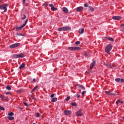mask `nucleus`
I'll return each mask as SVG.
<instances>
[{"mask_svg":"<svg viewBox=\"0 0 124 124\" xmlns=\"http://www.w3.org/2000/svg\"><path fill=\"white\" fill-rule=\"evenodd\" d=\"M0 98H1L2 100H6V101L7 100V99H8V98L4 96V95H1Z\"/></svg>","mask_w":124,"mask_h":124,"instance_id":"obj_11","label":"nucleus"},{"mask_svg":"<svg viewBox=\"0 0 124 124\" xmlns=\"http://www.w3.org/2000/svg\"><path fill=\"white\" fill-rule=\"evenodd\" d=\"M0 110H4V108H3V107L0 106Z\"/></svg>","mask_w":124,"mask_h":124,"instance_id":"obj_43","label":"nucleus"},{"mask_svg":"<svg viewBox=\"0 0 124 124\" xmlns=\"http://www.w3.org/2000/svg\"><path fill=\"white\" fill-rule=\"evenodd\" d=\"M43 5H44L45 6H48V3H45L44 4H43Z\"/></svg>","mask_w":124,"mask_h":124,"instance_id":"obj_44","label":"nucleus"},{"mask_svg":"<svg viewBox=\"0 0 124 124\" xmlns=\"http://www.w3.org/2000/svg\"><path fill=\"white\" fill-rule=\"evenodd\" d=\"M16 93H22V90H17Z\"/></svg>","mask_w":124,"mask_h":124,"instance_id":"obj_37","label":"nucleus"},{"mask_svg":"<svg viewBox=\"0 0 124 124\" xmlns=\"http://www.w3.org/2000/svg\"><path fill=\"white\" fill-rule=\"evenodd\" d=\"M76 115H77L78 117H82V116H83V113L81 111V110H79L76 112Z\"/></svg>","mask_w":124,"mask_h":124,"instance_id":"obj_8","label":"nucleus"},{"mask_svg":"<svg viewBox=\"0 0 124 124\" xmlns=\"http://www.w3.org/2000/svg\"><path fill=\"white\" fill-rule=\"evenodd\" d=\"M6 89L8 90V91H11V87L9 86H7Z\"/></svg>","mask_w":124,"mask_h":124,"instance_id":"obj_30","label":"nucleus"},{"mask_svg":"<svg viewBox=\"0 0 124 124\" xmlns=\"http://www.w3.org/2000/svg\"><path fill=\"white\" fill-rule=\"evenodd\" d=\"M80 43V41H77L75 42V44H76V45H79Z\"/></svg>","mask_w":124,"mask_h":124,"instance_id":"obj_36","label":"nucleus"},{"mask_svg":"<svg viewBox=\"0 0 124 124\" xmlns=\"http://www.w3.org/2000/svg\"><path fill=\"white\" fill-rule=\"evenodd\" d=\"M70 99V96H68L66 98V101H68Z\"/></svg>","mask_w":124,"mask_h":124,"instance_id":"obj_41","label":"nucleus"},{"mask_svg":"<svg viewBox=\"0 0 124 124\" xmlns=\"http://www.w3.org/2000/svg\"><path fill=\"white\" fill-rule=\"evenodd\" d=\"M68 49L69 50H70V51H74V47H72V46H71V47H69L68 48Z\"/></svg>","mask_w":124,"mask_h":124,"instance_id":"obj_29","label":"nucleus"},{"mask_svg":"<svg viewBox=\"0 0 124 124\" xmlns=\"http://www.w3.org/2000/svg\"><path fill=\"white\" fill-rule=\"evenodd\" d=\"M122 26H124V24H123Z\"/></svg>","mask_w":124,"mask_h":124,"instance_id":"obj_53","label":"nucleus"},{"mask_svg":"<svg viewBox=\"0 0 124 124\" xmlns=\"http://www.w3.org/2000/svg\"><path fill=\"white\" fill-rule=\"evenodd\" d=\"M120 103H121V104H122V103H124V101H120Z\"/></svg>","mask_w":124,"mask_h":124,"instance_id":"obj_49","label":"nucleus"},{"mask_svg":"<svg viewBox=\"0 0 124 124\" xmlns=\"http://www.w3.org/2000/svg\"><path fill=\"white\" fill-rule=\"evenodd\" d=\"M74 51H78L80 50L81 48L80 47L76 46V47H74Z\"/></svg>","mask_w":124,"mask_h":124,"instance_id":"obj_22","label":"nucleus"},{"mask_svg":"<svg viewBox=\"0 0 124 124\" xmlns=\"http://www.w3.org/2000/svg\"><path fill=\"white\" fill-rule=\"evenodd\" d=\"M23 3H25V2H26V0H23Z\"/></svg>","mask_w":124,"mask_h":124,"instance_id":"obj_48","label":"nucleus"},{"mask_svg":"<svg viewBox=\"0 0 124 124\" xmlns=\"http://www.w3.org/2000/svg\"><path fill=\"white\" fill-rule=\"evenodd\" d=\"M64 114L66 115H70V114H71V112L70 110H65Z\"/></svg>","mask_w":124,"mask_h":124,"instance_id":"obj_16","label":"nucleus"},{"mask_svg":"<svg viewBox=\"0 0 124 124\" xmlns=\"http://www.w3.org/2000/svg\"><path fill=\"white\" fill-rule=\"evenodd\" d=\"M84 31H85V30L83 28H82L81 30H79V33L82 34V33H84Z\"/></svg>","mask_w":124,"mask_h":124,"instance_id":"obj_21","label":"nucleus"},{"mask_svg":"<svg viewBox=\"0 0 124 124\" xmlns=\"http://www.w3.org/2000/svg\"><path fill=\"white\" fill-rule=\"evenodd\" d=\"M107 66H108V67L109 68H110L111 69H113V68H114V65H113L112 64H108Z\"/></svg>","mask_w":124,"mask_h":124,"instance_id":"obj_18","label":"nucleus"},{"mask_svg":"<svg viewBox=\"0 0 124 124\" xmlns=\"http://www.w3.org/2000/svg\"><path fill=\"white\" fill-rule=\"evenodd\" d=\"M7 119H8L10 121H13V120H14V117L8 116Z\"/></svg>","mask_w":124,"mask_h":124,"instance_id":"obj_19","label":"nucleus"},{"mask_svg":"<svg viewBox=\"0 0 124 124\" xmlns=\"http://www.w3.org/2000/svg\"><path fill=\"white\" fill-rule=\"evenodd\" d=\"M95 65V61H93L92 62V63L91 64L90 66V69H93V67Z\"/></svg>","mask_w":124,"mask_h":124,"instance_id":"obj_12","label":"nucleus"},{"mask_svg":"<svg viewBox=\"0 0 124 124\" xmlns=\"http://www.w3.org/2000/svg\"><path fill=\"white\" fill-rule=\"evenodd\" d=\"M58 100V98H53L51 99L52 102H56Z\"/></svg>","mask_w":124,"mask_h":124,"instance_id":"obj_27","label":"nucleus"},{"mask_svg":"<svg viewBox=\"0 0 124 124\" xmlns=\"http://www.w3.org/2000/svg\"><path fill=\"white\" fill-rule=\"evenodd\" d=\"M24 67H26V64L24 63H22L19 67V69H23V68H24Z\"/></svg>","mask_w":124,"mask_h":124,"instance_id":"obj_15","label":"nucleus"},{"mask_svg":"<svg viewBox=\"0 0 124 124\" xmlns=\"http://www.w3.org/2000/svg\"><path fill=\"white\" fill-rule=\"evenodd\" d=\"M49 7H51V10L52 11H57L58 10V9L54 6V5L53 4H50L49 5Z\"/></svg>","mask_w":124,"mask_h":124,"instance_id":"obj_6","label":"nucleus"},{"mask_svg":"<svg viewBox=\"0 0 124 124\" xmlns=\"http://www.w3.org/2000/svg\"><path fill=\"white\" fill-rule=\"evenodd\" d=\"M37 88H38V86H35L31 91V93H33L35 90H36V89H37Z\"/></svg>","mask_w":124,"mask_h":124,"instance_id":"obj_28","label":"nucleus"},{"mask_svg":"<svg viewBox=\"0 0 124 124\" xmlns=\"http://www.w3.org/2000/svg\"><path fill=\"white\" fill-rule=\"evenodd\" d=\"M84 56L85 58H89V53H85Z\"/></svg>","mask_w":124,"mask_h":124,"instance_id":"obj_34","label":"nucleus"},{"mask_svg":"<svg viewBox=\"0 0 124 124\" xmlns=\"http://www.w3.org/2000/svg\"><path fill=\"white\" fill-rule=\"evenodd\" d=\"M115 81L116 82H118L119 83H124V78H117L115 79Z\"/></svg>","mask_w":124,"mask_h":124,"instance_id":"obj_7","label":"nucleus"},{"mask_svg":"<svg viewBox=\"0 0 124 124\" xmlns=\"http://www.w3.org/2000/svg\"><path fill=\"white\" fill-rule=\"evenodd\" d=\"M35 116L36 117H37V118H40V117H41V114H40V113L38 112H36L35 114Z\"/></svg>","mask_w":124,"mask_h":124,"instance_id":"obj_24","label":"nucleus"},{"mask_svg":"<svg viewBox=\"0 0 124 124\" xmlns=\"http://www.w3.org/2000/svg\"><path fill=\"white\" fill-rule=\"evenodd\" d=\"M87 93V92H86V91H83V92L81 93L82 95H84V94H85V93Z\"/></svg>","mask_w":124,"mask_h":124,"instance_id":"obj_42","label":"nucleus"},{"mask_svg":"<svg viewBox=\"0 0 124 124\" xmlns=\"http://www.w3.org/2000/svg\"><path fill=\"white\" fill-rule=\"evenodd\" d=\"M71 28L69 26L60 27L58 29V31H70Z\"/></svg>","mask_w":124,"mask_h":124,"instance_id":"obj_2","label":"nucleus"},{"mask_svg":"<svg viewBox=\"0 0 124 124\" xmlns=\"http://www.w3.org/2000/svg\"><path fill=\"white\" fill-rule=\"evenodd\" d=\"M20 45H21L20 43H16V44H14L10 45L9 47L11 49H14V48H17V47H19V46H20Z\"/></svg>","mask_w":124,"mask_h":124,"instance_id":"obj_5","label":"nucleus"},{"mask_svg":"<svg viewBox=\"0 0 124 124\" xmlns=\"http://www.w3.org/2000/svg\"><path fill=\"white\" fill-rule=\"evenodd\" d=\"M76 96H77V97H78V98H80V94H79V93H77L76 94Z\"/></svg>","mask_w":124,"mask_h":124,"instance_id":"obj_40","label":"nucleus"},{"mask_svg":"<svg viewBox=\"0 0 124 124\" xmlns=\"http://www.w3.org/2000/svg\"><path fill=\"white\" fill-rule=\"evenodd\" d=\"M8 116H14V113L13 112H10L8 113Z\"/></svg>","mask_w":124,"mask_h":124,"instance_id":"obj_31","label":"nucleus"},{"mask_svg":"<svg viewBox=\"0 0 124 124\" xmlns=\"http://www.w3.org/2000/svg\"><path fill=\"white\" fill-rule=\"evenodd\" d=\"M55 96V94H52L50 95V97L51 98H53V97H54V96Z\"/></svg>","mask_w":124,"mask_h":124,"instance_id":"obj_45","label":"nucleus"},{"mask_svg":"<svg viewBox=\"0 0 124 124\" xmlns=\"http://www.w3.org/2000/svg\"><path fill=\"white\" fill-rule=\"evenodd\" d=\"M23 103L25 106H27V107L29 106V104L27 103L26 102H24Z\"/></svg>","mask_w":124,"mask_h":124,"instance_id":"obj_39","label":"nucleus"},{"mask_svg":"<svg viewBox=\"0 0 124 124\" xmlns=\"http://www.w3.org/2000/svg\"><path fill=\"white\" fill-rule=\"evenodd\" d=\"M82 10H83V7L82 6H79L77 8V11L78 12H81Z\"/></svg>","mask_w":124,"mask_h":124,"instance_id":"obj_14","label":"nucleus"},{"mask_svg":"<svg viewBox=\"0 0 124 124\" xmlns=\"http://www.w3.org/2000/svg\"><path fill=\"white\" fill-rule=\"evenodd\" d=\"M105 93L107 94H108V95H117V94L115 93H112V92L111 91H106Z\"/></svg>","mask_w":124,"mask_h":124,"instance_id":"obj_9","label":"nucleus"},{"mask_svg":"<svg viewBox=\"0 0 124 124\" xmlns=\"http://www.w3.org/2000/svg\"><path fill=\"white\" fill-rule=\"evenodd\" d=\"M89 10H90V11H91L92 12H93V11H94V8H93V7L89 6Z\"/></svg>","mask_w":124,"mask_h":124,"instance_id":"obj_25","label":"nucleus"},{"mask_svg":"<svg viewBox=\"0 0 124 124\" xmlns=\"http://www.w3.org/2000/svg\"><path fill=\"white\" fill-rule=\"evenodd\" d=\"M6 94H9V93H6Z\"/></svg>","mask_w":124,"mask_h":124,"instance_id":"obj_50","label":"nucleus"},{"mask_svg":"<svg viewBox=\"0 0 124 124\" xmlns=\"http://www.w3.org/2000/svg\"><path fill=\"white\" fill-rule=\"evenodd\" d=\"M16 35L17 36H25V34H22V33H17Z\"/></svg>","mask_w":124,"mask_h":124,"instance_id":"obj_20","label":"nucleus"},{"mask_svg":"<svg viewBox=\"0 0 124 124\" xmlns=\"http://www.w3.org/2000/svg\"><path fill=\"white\" fill-rule=\"evenodd\" d=\"M62 11L64 12V13H68V9H67L66 7L63 8Z\"/></svg>","mask_w":124,"mask_h":124,"instance_id":"obj_17","label":"nucleus"},{"mask_svg":"<svg viewBox=\"0 0 124 124\" xmlns=\"http://www.w3.org/2000/svg\"><path fill=\"white\" fill-rule=\"evenodd\" d=\"M32 81H33V83H35L36 79L35 78H33Z\"/></svg>","mask_w":124,"mask_h":124,"instance_id":"obj_47","label":"nucleus"},{"mask_svg":"<svg viewBox=\"0 0 124 124\" xmlns=\"http://www.w3.org/2000/svg\"><path fill=\"white\" fill-rule=\"evenodd\" d=\"M112 19L113 20H121V19H122V16H112Z\"/></svg>","mask_w":124,"mask_h":124,"instance_id":"obj_10","label":"nucleus"},{"mask_svg":"<svg viewBox=\"0 0 124 124\" xmlns=\"http://www.w3.org/2000/svg\"><path fill=\"white\" fill-rule=\"evenodd\" d=\"M108 40H109V41H114V39L111 38V37H108Z\"/></svg>","mask_w":124,"mask_h":124,"instance_id":"obj_32","label":"nucleus"},{"mask_svg":"<svg viewBox=\"0 0 124 124\" xmlns=\"http://www.w3.org/2000/svg\"><path fill=\"white\" fill-rule=\"evenodd\" d=\"M18 54H14L12 56V59H17Z\"/></svg>","mask_w":124,"mask_h":124,"instance_id":"obj_26","label":"nucleus"},{"mask_svg":"<svg viewBox=\"0 0 124 124\" xmlns=\"http://www.w3.org/2000/svg\"><path fill=\"white\" fill-rule=\"evenodd\" d=\"M2 0H0V2L1 1H2Z\"/></svg>","mask_w":124,"mask_h":124,"instance_id":"obj_51","label":"nucleus"},{"mask_svg":"<svg viewBox=\"0 0 124 124\" xmlns=\"http://www.w3.org/2000/svg\"><path fill=\"white\" fill-rule=\"evenodd\" d=\"M77 87H78V88H80V89H82L83 91H85V90H86V88H85V87L80 84H78L77 85Z\"/></svg>","mask_w":124,"mask_h":124,"instance_id":"obj_13","label":"nucleus"},{"mask_svg":"<svg viewBox=\"0 0 124 124\" xmlns=\"http://www.w3.org/2000/svg\"><path fill=\"white\" fill-rule=\"evenodd\" d=\"M84 7H89V4L85 3V4H84Z\"/></svg>","mask_w":124,"mask_h":124,"instance_id":"obj_35","label":"nucleus"},{"mask_svg":"<svg viewBox=\"0 0 124 124\" xmlns=\"http://www.w3.org/2000/svg\"><path fill=\"white\" fill-rule=\"evenodd\" d=\"M28 20L26 19V20L24 24L21 25L20 27H16V31H21V30H22V29H23V28H24V27H25L26 26V24H27V23H28Z\"/></svg>","mask_w":124,"mask_h":124,"instance_id":"obj_4","label":"nucleus"},{"mask_svg":"<svg viewBox=\"0 0 124 124\" xmlns=\"http://www.w3.org/2000/svg\"><path fill=\"white\" fill-rule=\"evenodd\" d=\"M71 105H72V106H74V107H76V106H77V105L75 103H72Z\"/></svg>","mask_w":124,"mask_h":124,"instance_id":"obj_33","label":"nucleus"},{"mask_svg":"<svg viewBox=\"0 0 124 124\" xmlns=\"http://www.w3.org/2000/svg\"><path fill=\"white\" fill-rule=\"evenodd\" d=\"M24 57H25V55L23 53L18 54V58H24Z\"/></svg>","mask_w":124,"mask_h":124,"instance_id":"obj_23","label":"nucleus"},{"mask_svg":"<svg viewBox=\"0 0 124 124\" xmlns=\"http://www.w3.org/2000/svg\"><path fill=\"white\" fill-rule=\"evenodd\" d=\"M111 50H112V45L109 44L105 48V52L108 53V55H111V53H110V51H111Z\"/></svg>","mask_w":124,"mask_h":124,"instance_id":"obj_3","label":"nucleus"},{"mask_svg":"<svg viewBox=\"0 0 124 124\" xmlns=\"http://www.w3.org/2000/svg\"><path fill=\"white\" fill-rule=\"evenodd\" d=\"M22 19H26V15H23V17H22Z\"/></svg>","mask_w":124,"mask_h":124,"instance_id":"obj_46","label":"nucleus"},{"mask_svg":"<svg viewBox=\"0 0 124 124\" xmlns=\"http://www.w3.org/2000/svg\"><path fill=\"white\" fill-rule=\"evenodd\" d=\"M122 31H124V28H123V30H122Z\"/></svg>","mask_w":124,"mask_h":124,"instance_id":"obj_52","label":"nucleus"},{"mask_svg":"<svg viewBox=\"0 0 124 124\" xmlns=\"http://www.w3.org/2000/svg\"><path fill=\"white\" fill-rule=\"evenodd\" d=\"M9 5L8 4H3L0 5V10H3V12L5 13V12H7V7Z\"/></svg>","mask_w":124,"mask_h":124,"instance_id":"obj_1","label":"nucleus"},{"mask_svg":"<svg viewBox=\"0 0 124 124\" xmlns=\"http://www.w3.org/2000/svg\"><path fill=\"white\" fill-rule=\"evenodd\" d=\"M120 102H121V101L120 100H118L116 102V104H117V105H118V104H119V103H120Z\"/></svg>","mask_w":124,"mask_h":124,"instance_id":"obj_38","label":"nucleus"}]
</instances>
